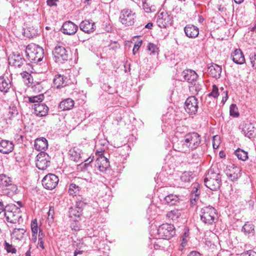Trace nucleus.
Here are the masks:
<instances>
[{
	"label": "nucleus",
	"mask_w": 256,
	"mask_h": 256,
	"mask_svg": "<svg viewBox=\"0 0 256 256\" xmlns=\"http://www.w3.org/2000/svg\"><path fill=\"white\" fill-rule=\"evenodd\" d=\"M222 176L218 169L215 170L214 168H211L204 178L205 186L212 190H218L222 184Z\"/></svg>",
	"instance_id": "f257e3e1"
},
{
	"label": "nucleus",
	"mask_w": 256,
	"mask_h": 256,
	"mask_svg": "<svg viewBox=\"0 0 256 256\" xmlns=\"http://www.w3.org/2000/svg\"><path fill=\"white\" fill-rule=\"evenodd\" d=\"M2 212L8 222L16 224L19 222L22 218L20 208L14 204H8L4 206L1 202V213Z\"/></svg>",
	"instance_id": "f03ea898"
},
{
	"label": "nucleus",
	"mask_w": 256,
	"mask_h": 256,
	"mask_svg": "<svg viewBox=\"0 0 256 256\" xmlns=\"http://www.w3.org/2000/svg\"><path fill=\"white\" fill-rule=\"evenodd\" d=\"M26 58L30 62L38 64L44 58V50L38 45L31 44L26 47Z\"/></svg>",
	"instance_id": "7ed1b4c3"
},
{
	"label": "nucleus",
	"mask_w": 256,
	"mask_h": 256,
	"mask_svg": "<svg viewBox=\"0 0 256 256\" xmlns=\"http://www.w3.org/2000/svg\"><path fill=\"white\" fill-rule=\"evenodd\" d=\"M200 216L204 223L212 225L216 220V210L212 206H205L201 209Z\"/></svg>",
	"instance_id": "20e7f679"
},
{
	"label": "nucleus",
	"mask_w": 256,
	"mask_h": 256,
	"mask_svg": "<svg viewBox=\"0 0 256 256\" xmlns=\"http://www.w3.org/2000/svg\"><path fill=\"white\" fill-rule=\"evenodd\" d=\"M52 56L54 62L58 64H62L68 60V53L62 44H58L52 50Z\"/></svg>",
	"instance_id": "39448f33"
},
{
	"label": "nucleus",
	"mask_w": 256,
	"mask_h": 256,
	"mask_svg": "<svg viewBox=\"0 0 256 256\" xmlns=\"http://www.w3.org/2000/svg\"><path fill=\"white\" fill-rule=\"evenodd\" d=\"M176 234L174 226L172 224L165 223L160 226L157 230L158 238L170 240Z\"/></svg>",
	"instance_id": "423d86ee"
},
{
	"label": "nucleus",
	"mask_w": 256,
	"mask_h": 256,
	"mask_svg": "<svg viewBox=\"0 0 256 256\" xmlns=\"http://www.w3.org/2000/svg\"><path fill=\"white\" fill-rule=\"evenodd\" d=\"M119 20L126 26H133L136 20V13L128 8L123 9L120 11Z\"/></svg>",
	"instance_id": "0eeeda50"
},
{
	"label": "nucleus",
	"mask_w": 256,
	"mask_h": 256,
	"mask_svg": "<svg viewBox=\"0 0 256 256\" xmlns=\"http://www.w3.org/2000/svg\"><path fill=\"white\" fill-rule=\"evenodd\" d=\"M184 138L190 150H194L196 149L202 142L201 136L196 132L186 134Z\"/></svg>",
	"instance_id": "6e6552de"
},
{
	"label": "nucleus",
	"mask_w": 256,
	"mask_h": 256,
	"mask_svg": "<svg viewBox=\"0 0 256 256\" xmlns=\"http://www.w3.org/2000/svg\"><path fill=\"white\" fill-rule=\"evenodd\" d=\"M198 100L195 96L186 98L184 103V110L190 115H195L198 110Z\"/></svg>",
	"instance_id": "1a4fd4ad"
},
{
	"label": "nucleus",
	"mask_w": 256,
	"mask_h": 256,
	"mask_svg": "<svg viewBox=\"0 0 256 256\" xmlns=\"http://www.w3.org/2000/svg\"><path fill=\"white\" fill-rule=\"evenodd\" d=\"M50 158L44 152H40L36 156V166L40 170H45L50 164Z\"/></svg>",
	"instance_id": "9d476101"
},
{
	"label": "nucleus",
	"mask_w": 256,
	"mask_h": 256,
	"mask_svg": "<svg viewBox=\"0 0 256 256\" xmlns=\"http://www.w3.org/2000/svg\"><path fill=\"white\" fill-rule=\"evenodd\" d=\"M104 151H96V154L98 156V157L96 158L95 162V166L100 172H104L110 167V162L108 159L102 155Z\"/></svg>",
	"instance_id": "9b49d317"
},
{
	"label": "nucleus",
	"mask_w": 256,
	"mask_h": 256,
	"mask_svg": "<svg viewBox=\"0 0 256 256\" xmlns=\"http://www.w3.org/2000/svg\"><path fill=\"white\" fill-rule=\"evenodd\" d=\"M58 181V178L56 175L48 174L42 180V184L45 188L52 190L56 187Z\"/></svg>",
	"instance_id": "f8f14e48"
},
{
	"label": "nucleus",
	"mask_w": 256,
	"mask_h": 256,
	"mask_svg": "<svg viewBox=\"0 0 256 256\" xmlns=\"http://www.w3.org/2000/svg\"><path fill=\"white\" fill-rule=\"evenodd\" d=\"M69 80H70L66 76L58 74L54 76L53 84L54 87L59 89L68 86L70 83Z\"/></svg>",
	"instance_id": "ddd939ff"
},
{
	"label": "nucleus",
	"mask_w": 256,
	"mask_h": 256,
	"mask_svg": "<svg viewBox=\"0 0 256 256\" xmlns=\"http://www.w3.org/2000/svg\"><path fill=\"white\" fill-rule=\"evenodd\" d=\"M78 27L76 24L70 20H68L63 24L60 30L65 34L73 35L78 31Z\"/></svg>",
	"instance_id": "4468645a"
},
{
	"label": "nucleus",
	"mask_w": 256,
	"mask_h": 256,
	"mask_svg": "<svg viewBox=\"0 0 256 256\" xmlns=\"http://www.w3.org/2000/svg\"><path fill=\"white\" fill-rule=\"evenodd\" d=\"M80 30L84 33L90 34L96 30V25L92 20H84L80 24Z\"/></svg>",
	"instance_id": "2eb2a0df"
},
{
	"label": "nucleus",
	"mask_w": 256,
	"mask_h": 256,
	"mask_svg": "<svg viewBox=\"0 0 256 256\" xmlns=\"http://www.w3.org/2000/svg\"><path fill=\"white\" fill-rule=\"evenodd\" d=\"M241 232L248 238H251L256 234L255 226L252 222H246L242 226Z\"/></svg>",
	"instance_id": "dca6fc26"
},
{
	"label": "nucleus",
	"mask_w": 256,
	"mask_h": 256,
	"mask_svg": "<svg viewBox=\"0 0 256 256\" xmlns=\"http://www.w3.org/2000/svg\"><path fill=\"white\" fill-rule=\"evenodd\" d=\"M34 110V114L39 116H44L48 114V107L45 104H35L32 106Z\"/></svg>",
	"instance_id": "f3484780"
},
{
	"label": "nucleus",
	"mask_w": 256,
	"mask_h": 256,
	"mask_svg": "<svg viewBox=\"0 0 256 256\" xmlns=\"http://www.w3.org/2000/svg\"><path fill=\"white\" fill-rule=\"evenodd\" d=\"M182 76L184 80L191 84H193L194 82H196L198 78V75L196 72L190 69L184 70L182 72Z\"/></svg>",
	"instance_id": "a211bd4d"
},
{
	"label": "nucleus",
	"mask_w": 256,
	"mask_h": 256,
	"mask_svg": "<svg viewBox=\"0 0 256 256\" xmlns=\"http://www.w3.org/2000/svg\"><path fill=\"white\" fill-rule=\"evenodd\" d=\"M9 64H12L14 67L21 68L26 62V60L20 54H14L8 58Z\"/></svg>",
	"instance_id": "6ab92c4d"
},
{
	"label": "nucleus",
	"mask_w": 256,
	"mask_h": 256,
	"mask_svg": "<svg viewBox=\"0 0 256 256\" xmlns=\"http://www.w3.org/2000/svg\"><path fill=\"white\" fill-rule=\"evenodd\" d=\"M232 61L238 64H242L245 62V58L242 50L240 48L236 49L230 56Z\"/></svg>",
	"instance_id": "aec40b11"
},
{
	"label": "nucleus",
	"mask_w": 256,
	"mask_h": 256,
	"mask_svg": "<svg viewBox=\"0 0 256 256\" xmlns=\"http://www.w3.org/2000/svg\"><path fill=\"white\" fill-rule=\"evenodd\" d=\"M222 68L219 65L212 63V64L208 67V74L216 79L220 78Z\"/></svg>",
	"instance_id": "412c9836"
},
{
	"label": "nucleus",
	"mask_w": 256,
	"mask_h": 256,
	"mask_svg": "<svg viewBox=\"0 0 256 256\" xmlns=\"http://www.w3.org/2000/svg\"><path fill=\"white\" fill-rule=\"evenodd\" d=\"M184 32L186 36L195 38L199 34L198 28L193 24H187L184 28Z\"/></svg>",
	"instance_id": "4be33fe9"
},
{
	"label": "nucleus",
	"mask_w": 256,
	"mask_h": 256,
	"mask_svg": "<svg viewBox=\"0 0 256 256\" xmlns=\"http://www.w3.org/2000/svg\"><path fill=\"white\" fill-rule=\"evenodd\" d=\"M34 148L38 151L44 152L48 147V142L47 140L41 137L37 138L34 141Z\"/></svg>",
	"instance_id": "5701e85b"
},
{
	"label": "nucleus",
	"mask_w": 256,
	"mask_h": 256,
	"mask_svg": "<svg viewBox=\"0 0 256 256\" xmlns=\"http://www.w3.org/2000/svg\"><path fill=\"white\" fill-rule=\"evenodd\" d=\"M74 100L70 98H67L60 102L58 108L61 111L68 110H72L74 108Z\"/></svg>",
	"instance_id": "b1692460"
},
{
	"label": "nucleus",
	"mask_w": 256,
	"mask_h": 256,
	"mask_svg": "<svg viewBox=\"0 0 256 256\" xmlns=\"http://www.w3.org/2000/svg\"><path fill=\"white\" fill-rule=\"evenodd\" d=\"M10 186H12V180L10 178L6 176L4 174H1V195L8 194H9L8 192H6L8 189L6 188L5 190L4 188V187H8Z\"/></svg>",
	"instance_id": "393cba45"
},
{
	"label": "nucleus",
	"mask_w": 256,
	"mask_h": 256,
	"mask_svg": "<svg viewBox=\"0 0 256 256\" xmlns=\"http://www.w3.org/2000/svg\"><path fill=\"white\" fill-rule=\"evenodd\" d=\"M239 128L244 136L248 138H250L254 133V127L251 123L244 124L240 126Z\"/></svg>",
	"instance_id": "a878e982"
},
{
	"label": "nucleus",
	"mask_w": 256,
	"mask_h": 256,
	"mask_svg": "<svg viewBox=\"0 0 256 256\" xmlns=\"http://www.w3.org/2000/svg\"><path fill=\"white\" fill-rule=\"evenodd\" d=\"M173 148L175 150L181 152H186L189 150L184 138L183 140H178L176 142L174 143Z\"/></svg>",
	"instance_id": "bb28decb"
},
{
	"label": "nucleus",
	"mask_w": 256,
	"mask_h": 256,
	"mask_svg": "<svg viewBox=\"0 0 256 256\" xmlns=\"http://www.w3.org/2000/svg\"><path fill=\"white\" fill-rule=\"evenodd\" d=\"M81 150L76 147L72 148L68 152L70 158L74 162L82 161L81 156Z\"/></svg>",
	"instance_id": "cd10ccee"
},
{
	"label": "nucleus",
	"mask_w": 256,
	"mask_h": 256,
	"mask_svg": "<svg viewBox=\"0 0 256 256\" xmlns=\"http://www.w3.org/2000/svg\"><path fill=\"white\" fill-rule=\"evenodd\" d=\"M162 16V18H159L158 20V26L162 28H166L169 25H170L172 24V18L168 14H165L163 15L162 14H161ZM160 17V16H158Z\"/></svg>",
	"instance_id": "c85d7f7f"
},
{
	"label": "nucleus",
	"mask_w": 256,
	"mask_h": 256,
	"mask_svg": "<svg viewBox=\"0 0 256 256\" xmlns=\"http://www.w3.org/2000/svg\"><path fill=\"white\" fill-rule=\"evenodd\" d=\"M44 96L43 94H40L36 96H24V101L26 102L39 104L42 102L44 100Z\"/></svg>",
	"instance_id": "c756f323"
},
{
	"label": "nucleus",
	"mask_w": 256,
	"mask_h": 256,
	"mask_svg": "<svg viewBox=\"0 0 256 256\" xmlns=\"http://www.w3.org/2000/svg\"><path fill=\"white\" fill-rule=\"evenodd\" d=\"M14 147L12 142L7 140H1V153L9 154L13 150Z\"/></svg>",
	"instance_id": "7c9ffc66"
},
{
	"label": "nucleus",
	"mask_w": 256,
	"mask_h": 256,
	"mask_svg": "<svg viewBox=\"0 0 256 256\" xmlns=\"http://www.w3.org/2000/svg\"><path fill=\"white\" fill-rule=\"evenodd\" d=\"M240 172L239 168L234 167L232 169L226 170V174L231 180L234 181L237 180L240 176Z\"/></svg>",
	"instance_id": "2f4dec72"
},
{
	"label": "nucleus",
	"mask_w": 256,
	"mask_h": 256,
	"mask_svg": "<svg viewBox=\"0 0 256 256\" xmlns=\"http://www.w3.org/2000/svg\"><path fill=\"white\" fill-rule=\"evenodd\" d=\"M180 199L178 196L173 194H168L164 198L166 204L170 206L177 204L180 202Z\"/></svg>",
	"instance_id": "473e14b6"
},
{
	"label": "nucleus",
	"mask_w": 256,
	"mask_h": 256,
	"mask_svg": "<svg viewBox=\"0 0 256 256\" xmlns=\"http://www.w3.org/2000/svg\"><path fill=\"white\" fill-rule=\"evenodd\" d=\"M194 177V172L192 171H185L180 176V180L184 183L190 182Z\"/></svg>",
	"instance_id": "72a5a7b5"
},
{
	"label": "nucleus",
	"mask_w": 256,
	"mask_h": 256,
	"mask_svg": "<svg viewBox=\"0 0 256 256\" xmlns=\"http://www.w3.org/2000/svg\"><path fill=\"white\" fill-rule=\"evenodd\" d=\"M68 213L69 217L70 218L80 219V217L82 216V211L80 209L77 208L76 207H71L69 208Z\"/></svg>",
	"instance_id": "f704fd0d"
},
{
	"label": "nucleus",
	"mask_w": 256,
	"mask_h": 256,
	"mask_svg": "<svg viewBox=\"0 0 256 256\" xmlns=\"http://www.w3.org/2000/svg\"><path fill=\"white\" fill-rule=\"evenodd\" d=\"M18 114V112L16 108L14 105L10 106L8 114H4V120H8V119L11 120L12 118L17 115Z\"/></svg>",
	"instance_id": "c9c22d12"
},
{
	"label": "nucleus",
	"mask_w": 256,
	"mask_h": 256,
	"mask_svg": "<svg viewBox=\"0 0 256 256\" xmlns=\"http://www.w3.org/2000/svg\"><path fill=\"white\" fill-rule=\"evenodd\" d=\"M234 154L240 160L246 161L248 158V152L240 148H237Z\"/></svg>",
	"instance_id": "e433bc0d"
},
{
	"label": "nucleus",
	"mask_w": 256,
	"mask_h": 256,
	"mask_svg": "<svg viewBox=\"0 0 256 256\" xmlns=\"http://www.w3.org/2000/svg\"><path fill=\"white\" fill-rule=\"evenodd\" d=\"M31 230L32 232V240L36 242L37 240V234L38 232V226L36 219L32 220L31 222Z\"/></svg>",
	"instance_id": "4c0bfd02"
},
{
	"label": "nucleus",
	"mask_w": 256,
	"mask_h": 256,
	"mask_svg": "<svg viewBox=\"0 0 256 256\" xmlns=\"http://www.w3.org/2000/svg\"><path fill=\"white\" fill-rule=\"evenodd\" d=\"M1 92L6 93L11 88L12 84L10 80L8 78L6 80L4 77H1Z\"/></svg>",
	"instance_id": "58836bf2"
},
{
	"label": "nucleus",
	"mask_w": 256,
	"mask_h": 256,
	"mask_svg": "<svg viewBox=\"0 0 256 256\" xmlns=\"http://www.w3.org/2000/svg\"><path fill=\"white\" fill-rule=\"evenodd\" d=\"M26 230L24 228H14L12 232V236L16 240H21L23 238Z\"/></svg>",
	"instance_id": "ea45409f"
},
{
	"label": "nucleus",
	"mask_w": 256,
	"mask_h": 256,
	"mask_svg": "<svg viewBox=\"0 0 256 256\" xmlns=\"http://www.w3.org/2000/svg\"><path fill=\"white\" fill-rule=\"evenodd\" d=\"M180 216L181 214L180 210L178 209H174L168 212L166 215V218L168 219L172 220L173 221L177 220Z\"/></svg>",
	"instance_id": "a19ab883"
},
{
	"label": "nucleus",
	"mask_w": 256,
	"mask_h": 256,
	"mask_svg": "<svg viewBox=\"0 0 256 256\" xmlns=\"http://www.w3.org/2000/svg\"><path fill=\"white\" fill-rule=\"evenodd\" d=\"M201 193L200 185L199 183L194 182L191 186L190 196H200Z\"/></svg>",
	"instance_id": "79ce46f5"
},
{
	"label": "nucleus",
	"mask_w": 256,
	"mask_h": 256,
	"mask_svg": "<svg viewBox=\"0 0 256 256\" xmlns=\"http://www.w3.org/2000/svg\"><path fill=\"white\" fill-rule=\"evenodd\" d=\"M80 190V188L79 186L72 183L68 186V194L70 196H76L79 194Z\"/></svg>",
	"instance_id": "37998d69"
},
{
	"label": "nucleus",
	"mask_w": 256,
	"mask_h": 256,
	"mask_svg": "<svg viewBox=\"0 0 256 256\" xmlns=\"http://www.w3.org/2000/svg\"><path fill=\"white\" fill-rule=\"evenodd\" d=\"M102 88L108 94H114L117 92V90L114 86H111L108 83H104L101 86Z\"/></svg>",
	"instance_id": "c03bdc74"
},
{
	"label": "nucleus",
	"mask_w": 256,
	"mask_h": 256,
	"mask_svg": "<svg viewBox=\"0 0 256 256\" xmlns=\"http://www.w3.org/2000/svg\"><path fill=\"white\" fill-rule=\"evenodd\" d=\"M21 76H22L24 82L26 85H28L29 84H32L33 78L30 74L26 72H23L21 73Z\"/></svg>",
	"instance_id": "a18cd8bd"
},
{
	"label": "nucleus",
	"mask_w": 256,
	"mask_h": 256,
	"mask_svg": "<svg viewBox=\"0 0 256 256\" xmlns=\"http://www.w3.org/2000/svg\"><path fill=\"white\" fill-rule=\"evenodd\" d=\"M230 115L233 118H238L240 113L236 104H232L230 106Z\"/></svg>",
	"instance_id": "49530a36"
},
{
	"label": "nucleus",
	"mask_w": 256,
	"mask_h": 256,
	"mask_svg": "<svg viewBox=\"0 0 256 256\" xmlns=\"http://www.w3.org/2000/svg\"><path fill=\"white\" fill-rule=\"evenodd\" d=\"M45 238V234L40 229L38 232V246L41 248L42 250L44 249V241Z\"/></svg>",
	"instance_id": "de8ad7c7"
},
{
	"label": "nucleus",
	"mask_w": 256,
	"mask_h": 256,
	"mask_svg": "<svg viewBox=\"0 0 256 256\" xmlns=\"http://www.w3.org/2000/svg\"><path fill=\"white\" fill-rule=\"evenodd\" d=\"M148 50L150 52V55L158 54L159 48L156 45L153 43H148Z\"/></svg>",
	"instance_id": "09e8293b"
},
{
	"label": "nucleus",
	"mask_w": 256,
	"mask_h": 256,
	"mask_svg": "<svg viewBox=\"0 0 256 256\" xmlns=\"http://www.w3.org/2000/svg\"><path fill=\"white\" fill-rule=\"evenodd\" d=\"M54 210L53 206H50L49 210L48 212V218L47 220L48 222V225H50L54 222Z\"/></svg>",
	"instance_id": "8fccbe9b"
},
{
	"label": "nucleus",
	"mask_w": 256,
	"mask_h": 256,
	"mask_svg": "<svg viewBox=\"0 0 256 256\" xmlns=\"http://www.w3.org/2000/svg\"><path fill=\"white\" fill-rule=\"evenodd\" d=\"M80 219L78 218H72V222L70 224V228L72 230H78L80 229Z\"/></svg>",
	"instance_id": "3c124183"
},
{
	"label": "nucleus",
	"mask_w": 256,
	"mask_h": 256,
	"mask_svg": "<svg viewBox=\"0 0 256 256\" xmlns=\"http://www.w3.org/2000/svg\"><path fill=\"white\" fill-rule=\"evenodd\" d=\"M231 5L228 3L224 2L218 5L217 8L220 12L223 14H226L228 9L230 8Z\"/></svg>",
	"instance_id": "603ef678"
},
{
	"label": "nucleus",
	"mask_w": 256,
	"mask_h": 256,
	"mask_svg": "<svg viewBox=\"0 0 256 256\" xmlns=\"http://www.w3.org/2000/svg\"><path fill=\"white\" fill-rule=\"evenodd\" d=\"M218 96L219 92L218 87L216 84H214L212 86V92L208 94V97H213L216 98H217Z\"/></svg>",
	"instance_id": "864d4df0"
},
{
	"label": "nucleus",
	"mask_w": 256,
	"mask_h": 256,
	"mask_svg": "<svg viewBox=\"0 0 256 256\" xmlns=\"http://www.w3.org/2000/svg\"><path fill=\"white\" fill-rule=\"evenodd\" d=\"M190 202L192 207L196 206L198 202L200 200V196H190Z\"/></svg>",
	"instance_id": "5fc2aeb1"
},
{
	"label": "nucleus",
	"mask_w": 256,
	"mask_h": 256,
	"mask_svg": "<svg viewBox=\"0 0 256 256\" xmlns=\"http://www.w3.org/2000/svg\"><path fill=\"white\" fill-rule=\"evenodd\" d=\"M27 30L29 32V34L27 33L26 32H24V33L26 34V36L29 38L35 36L38 34V30H35L34 28L30 27L28 28Z\"/></svg>",
	"instance_id": "6e6d98bb"
},
{
	"label": "nucleus",
	"mask_w": 256,
	"mask_h": 256,
	"mask_svg": "<svg viewBox=\"0 0 256 256\" xmlns=\"http://www.w3.org/2000/svg\"><path fill=\"white\" fill-rule=\"evenodd\" d=\"M4 249L8 253L11 252L12 254H15L16 252V248H14L12 244H9L6 241L4 242Z\"/></svg>",
	"instance_id": "4d7b16f0"
},
{
	"label": "nucleus",
	"mask_w": 256,
	"mask_h": 256,
	"mask_svg": "<svg viewBox=\"0 0 256 256\" xmlns=\"http://www.w3.org/2000/svg\"><path fill=\"white\" fill-rule=\"evenodd\" d=\"M32 90L35 92H39L42 91L43 87L42 82H38L34 85L32 86Z\"/></svg>",
	"instance_id": "13d9d810"
},
{
	"label": "nucleus",
	"mask_w": 256,
	"mask_h": 256,
	"mask_svg": "<svg viewBox=\"0 0 256 256\" xmlns=\"http://www.w3.org/2000/svg\"><path fill=\"white\" fill-rule=\"evenodd\" d=\"M188 236L189 234L188 230L187 231H185L184 232L181 238V246L182 248H184V246H186L188 242L187 238H188Z\"/></svg>",
	"instance_id": "bf43d9fd"
},
{
	"label": "nucleus",
	"mask_w": 256,
	"mask_h": 256,
	"mask_svg": "<svg viewBox=\"0 0 256 256\" xmlns=\"http://www.w3.org/2000/svg\"><path fill=\"white\" fill-rule=\"evenodd\" d=\"M85 200H84L82 198L81 200L78 199L76 202V206L75 207L82 210L83 208L86 204V202H85Z\"/></svg>",
	"instance_id": "052dcab7"
},
{
	"label": "nucleus",
	"mask_w": 256,
	"mask_h": 256,
	"mask_svg": "<svg viewBox=\"0 0 256 256\" xmlns=\"http://www.w3.org/2000/svg\"><path fill=\"white\" fill-rule=\"evenodd\" d=\"M250 60L252 64V66L256 69V52H252L250 55Z\"/></svg>",
	"instance_id": "680f3d73"
},
{
	"label": "nucleus",
	"mask_w": 256,
	"mask_h": 256,
	"mask_svg": "<svg viewBox=\"0 0 256 256\" xmlns=\"http://www.w3.org/2000/svg\"><path fill=\"white\" fill-rule=\"evenodd\" d=\"M220 138L218 136H214L212 137V146L214 149L218 148L220 144Z\"/></svg>",
	"instance_id": "e2e57ef3"
},
{
	"label": "nucleus",
	"mask_w": 256,
	"mask_h": 256,
	"mask_svg": "<svg viewBox=\"0 0 256 256\" xmlns=\"http://www.w3.org/2000/svg\"><path fill=\"white\" fill-rule=\"evenodd\" d=\"M142 44V40H138L135 43L133 50H132V53L134 55H135L136 52H138L140 48V47L141 45Z\"/></svg>",
	"instance_id": "0e129e2a"
},
{
	"label": "nucleus",
	"mask_w": 256,
	"mask_h": 256,
	"mask_svg": "<svg viewBox=\"0 0 256 256\" xmlns=\"http://www.w3.org/2000/svg\"><path fill=\"white\" fill-rule=\"evenodd\" d=\"M240 256H256V252L250 250L242 252L240 254Z\"/></svg>",
	"instance_id": "69168bd1"
},
{
	"label": "nucleus",
	"mask_w": 256,
	"mask_h": 256,
	"mask_svg": "<svg viewBox=\"0 0 256 256\" xmlns=\"http://www.w3.org/2000/svg\"><path fill=\"white\" fill-rule=\"evenodd\" d=\"M142 8L146 12H150L152 11L151 8L146 2V0H142Z\"/></svg>",
	"instance_id": "338daca9"
},
{
	"label": "nucleus",
	"mask_w": 256,
	"mask_h": 256,
	"mask_svg": "<svg viewBox=\"0 0 256 256\" xmlns=\"http://www.w3.org/2000/svg\"><path fill=\"white\" fill-rule=\"evenodd\" d=\"M103 29L106 32H110L112 31V26L109 23L104 22L102 24Z\"/></svg>",
	"instance_id": "774afa93"
}]
</instances>
